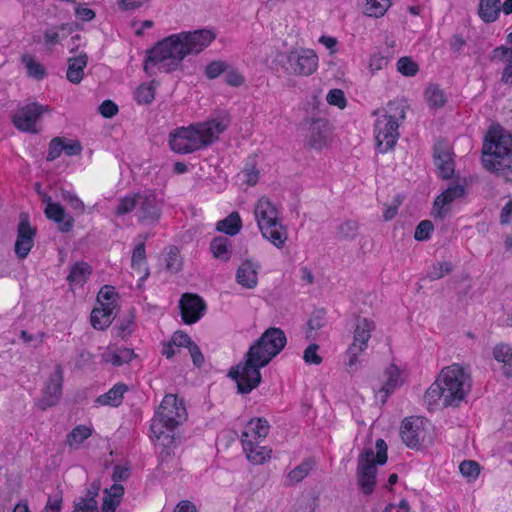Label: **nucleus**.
<instances>
[{
	"label": "nucleus",
	"mask_w": 512,
	"mask_h": 512,
	"mask_svg": "<svg viewBox=\"0 0 512 512\" xmlns=\"http://www.w3.org/2000/svg\"><path fill=\"white\" fill-rule=\"evenodd\" d=\"M216 38L209 29H197L172 34L156 42L146 52L144 71L149 76L172 73L182 69L183 61L189 56L200 54Z\"/></svg>",
	"instance_id": "nucleus-1"
},
{
	"label": "nucleus",
	"mask_w": 512,
	"mask_h": 512,
	"mask_svg": "<svg viewBox=\"0 0 512 512\" xmlns=\"http://www.w3.org/2000/svg\"><path fill=\"white\" fill-rule=\"evenodd\" d=\"M287 338L280 328L266 329L245 354L244 361L231 367L228 376L237 383L238 393L248 394L261 382L260 369L285 347Z\"/></svg>",
	"instance_id": "nucleus-2"
},
{
	"label": "nucleus",
	"mask_w": 512,
	"mask_h": 512,
	"mask_svg": "<svg viewBox=\"0 0 512 512\" xmlns=\"http://www.w3.org/2000/svg\"><path fill=\"white\" fill-rule=\"evenodd\" d=\"M227 115L190 125L179 127L169 135L170 148L178 154H190L210 146L218 140L229 126Z\"/></svg>",
	"instance_id": "nucleus-3"
},
{
	"label": "nucleus",
	"mask_w": 512,
	"mask_h": 512,
	"mask_svg": "<svg viewBox=\"0 0 512 512\" xmlns=\"http://www.w3.org/2000/svg\"><path fill=\"white\" fill-rule=\"evenodd\" d=\"M482 162L507 182H512V135L501 127H493L483 143Z\"/></svg>",
	"instance_id": "nucleus-4"
},
{
	"label": "nucleus",
	"mask_w": 512,
	"mask_h": 512,
	"mask_svg": "<svg viewBox=\"0 0 512 512\" xmlns=\"http://www.w3.org/2000/svg\"><path fill=\"white\" fill-rule=\"evenodd\" d=\"M131 212H134V216L140 224L153 225L160 220L162 202L151 191L138 192L120 198L115 214L123 216Z\"/></svg>",
	"instance_id": "nucleus-5"
},
{
	"label": "nucleus",
	"mask_w": 512,
	"mask_h": 512,
	"mask_svg": "<svg viewBox=\"0 0 512 512\" xmlns=\"http://www.w3.org/2000/svg\"><path fill=\"white\" fill-rule=\"evenodd\" d=\"M186 420L187 411L183 400L174 394H167L151 420L150 429L157 439H161L167 432L174 433Z\"/></svg>",
	"instance_id": "nucleus-6"
},
{
	"label": "nucleus",
	"mask_w": 512,
	"mask_h": 512,
	"mask_svg": "<svg viewBox=\"0 0 512 512\" xmlns=\"http://www.w3.org/2000/svg\"><path fill=\"white\" fill-rule=\"evenodd\" d=\"M376 455L372 448H365L358 458L357 481L361 491L370 495L376 485L377 465H384L387 462L388 446L383 439H377L375 443Z\"/></svg>",
	"instance_id": "nucleus-7"
},
{
	"label": "nucleus",
	"mask_w": 512,
	"mask_h": 512,
	"mask_svg": "<svg viewBox=\"0 0 512 512\" xmlns=\"http://www.w3.org/2000/svg\"><path fill=\"white\" fill-rule=\"evenodd\" d=\"M276 206L266 197L258 200L255 207V217L262 236L275 247L282 248L286 240L287 230L278 219Z\"/></svg>",
	"instance_id": "nucleus-8"
},
{
	"label": "nucleus",
	"mask_w": 512,
	"mask_h": 512,
	"mask_svg": "<svg viewBox=\"0 0 512 512\" xmlns=\"http://www.w3.org/2000/svg\"><path fill=\"white\" fill-rule=\"evenodd\" d=\"M438 379L445 391L444 406H459L471 389L470 374L460 364L444 367Z\"/></svg>",
	"instance_id": "nucleus-9"
},
{
	"label": "nucleus",
	"mask_w": 512,
	"mask_h": 512,
	"mask_svg": "<svg viewBox=\"0 0 512 512\" xmlns=\"http://www.w3.org/2000/svg\"><path fill=\"white\" fill-rule=\"evenodd\" d=\"M50 112L48 106L37 102L28 103L20 107L13 115V124L17 129L23 132L37 133V121L44 113Z\"/></svg>",
	"instance_id": "nucleus-10"
},
{
	"label": "nucleus",
	"mask_w": 512,
	"mask_h": 512,
	"mask_svg": "<svg viewBox=\"0 0 512 512\" xmlns=\"http://www.w3.org/2000/svg\"><path fill=\"white\" fill-rule=\"evenodd\" d=\"M399 123L394 119L379 116L375 122V139L378 150L386 153L391 150L399 138Z\"/></svg>",
	"instance_id": "nucleus-11"
},
{
	"label": "nucleus",
	"mask_w": 512,
	"mask_h": 512,
	"mask_svg": "<svg viewBox=\"0 0 512 512\" xmlns=\"http://www.w3.org/2000/svg\"><path fill=\"white\" fill-rule=\"evenodd\" d=\"M36 228L30 224L29 215L22 212L17 226V238L14 246L15 254L19 259H25L34 246Z\"/></svg>",
	"instance_id": "nucleus-12"
},
{
	"label": "nucleus",
	"mask_w": 512,
	"mask_h": 512,
	"mask_svg": "<svg viewBox=\"0 0 512 512\" xmlns=\"http://www.w3.org/2000/svg\"><path fill=\"white\" fill-rule=\"evenodd\" d=\"M286 59L288 69L296 75L309 76L315 72L318 64L317 55L309 49L291 51Z\"/></svg>",
	"instance_id": "nucleus-13"
},
{
	"label": "nucleus",
	"mask_w": 512,
	"mask_h": 512,
	"mask_svg": "<svg viewBox=\"0 0 512 512\" xmlns=\"http://www.w3.org/2000/svg\"><path fill=\"white\" fill-rule=\"evenodd\" d=\"M205 301L197 294L185 293L179 301L182 321L191 325L198 322L206 312Z\"/></svg>",
	"instance_id": "nucleus-14"
},
{
	"label": "nucleus",
	"mask_w": 512,
	"mask_h": 512,
	"mask_svg": "<svg viewBox=\"0 0 512 512\" xmlns=\"http://www.w3.org/2000/svg\"><path fill=\"white\" fill-rule=\"evenodd\" d=\"M62 383L63 369L61 365H57L44 388L42 398L37 403L41 410H46L57 404L62 394Z\"/></svg>",
	"instance_id": "nucleus-15"
},
{
	"label": "nucleus",
	"mask_w": 512,
	"mask_h": 512,
	"mask_svg": "<svg viewBox=\"0 0 512 512\" xmlns=\"http://www.w3.org/2000/svg\"><path fill=\"white\" fill-rule=\"evenodd\" d=\"M400 435L407 447L418 448L424 439L422 420L417 417L405 418L401 424Z\"/></svg>",
	"instance_id": "nucleus-16"
},
{
	"label": "nucleus",
	"mask_w": 512,
	"mask_h": 512,
	"mask_svg": "<svg viewBox=\"0 0 512 512\" xmlns=\"http://www.w3.org/2000/svg\"><path fill=\"white\" fill-rule=\"evenodd\" d=\"M433 160L441 178H452L454 174L453 153L445 143L438 142L435 144Z\"/></svg>",
	"instance_id": "nucleus-17"
},
{
	"label": "nucleus",
	"mask_w": 512,
	"mask_h": 512,
	"mask_svg": "<svg viewBox=\"0 0 512 512\" xmlns=\"http://www.w3.org/2000/svg\"><path fill=\"white\" fill-rule=\"evenodd\" d=\"M329 136V123L326 119H312L308 127L307 143L311 148L321 149Z\"/></svg>",
	"instance_id": "nucleus-18"
},
{
	"label": "nucleus",
	"mask_w": 512,
	"mask_h": 512,
	"mask_svg": "<svg viewBox=\"0 0 512 512\" xmlns=\"http://www.w3.org/2000/svg\"><path fill=\"white\" fill-rule=\"evenodd\" d=\"M116 305L112 303H101V307H96L92 310L90 322L93 328L104 330L112 323L116 316Z\"/></svg>",
	"instance_id": "nucleus-19"
},
{
	"label": "nucleus",
	"mask_w": 512,
	"mask_h": 512,
	"mask_svg": "<svg viewBox=\"0 0 512 512\" xmlns=\"http://www.w3.org/2000/svg\"><path fill=\"white\" fill-rule=\"evenodd\" d=\"M465 189L462 185H453L448 187L440 195H438L434 201V210L436 211L435 216L444 218L447 213L445 206L453 202L455 199L460 198L464 195Z\"/></svg>",
	"instance_id": "nucleus-20"
},
{
	"label": "nucleus",
	"mask_w": 512,
	"mask_h": 512,
	"mask_svg": "<svg viewBox=\"0 0 512 512\" xmlns=\"http://www.w3.org/2000/svg\"><path fill=\"white\" fill-rule=\"evenodd\" d=\"M44 213L46 217L59 224V230L63 233L69 232L73 228V218L66 219L65 209L55 202H49L45 207Z\"/></svg>",
	"instance_id": "nucleus-21"
},
{
	"label": "nucleus",
	"mask_w": 512,
	"mask_h": 512,
	"mask_svg": "<svg viewBox=\"0 0 512 512\" xmlns=\"http://www.w3.org/2000/svg\"><path fill=\"white\" fill-rule=\"evenodd\" d=\"M375 329V323L368 318L358 316L356 318L354 329V341L352 344L358 345L363 349L367 348V343L371 338V332Z\"/></svg>",
	"instance_id": "nucleus-22"
},
{
	"label": "nucleus",
	"mask_w": 512,
	"mask_h": 512,
	"mask_svg": "<svg viewBox=\"0 0 512 512\" xmlns=\"http://www.w3.org/2000/svg\"><path fill=\"white\" fill-rule=\"evenodd\" d=\"M258 266L247 260L243 262L236 272V281L247 289H253L258 282Z\"/></svg>",
	"instance_id": "nucleus-23"
},
{
	"label": "nucleus",
	"mask_w": 512,
	"mask_h": 512,
	"mask_svg": "<svg viewBox=\"0 0 512 512\" xmlns=\"http://www.w3.org/2000/svg\"><path fill=\"white\" fill-rule=\"evenodd\" d=\"M67 79L73 84H79L84 76V69L88 63V56L86 53H81L78 56L70 57L67 60Z\"/></svg>",
	"instance_id": "nucleus-24"
},
{
	"label": "nucleus",
	"mask_w": 512,
	"mask_h": 512,
	"mask_svg": "<svg viewBox=\"0 0 512 512\" xmlns=\"http://www.w3.org/2000/svg\"><path fill=\"white\" fill-rule=\"evenodd\" d=\"M269 423L264 418H257L250 420L244 431L242 432L241 439L247 438L253 441L263 440L269 433Z\"/></svg>",
	"instance_id": "nucleus-25"
},
{
	"label": "nucleus",
	"mask_w": 512,
	"mask_h": 512,
	"mask_svg": "<svg viewBox=\"0 0 512 512\" xmlns=\"http://www.w3.org/2000/svg\"><path fill=\"white\" fill-rule=\"evenodd\" d=\"M408 105L405 100L396 99L388 102L387 106L383 109H377L373 111V115H379L387 119L397 120V123L404 121L406 118V110Z\"/></svg>",
	"instance_id": "nucleus-26"
},
{
	"label": "nucleus",
	"mask_w": 512,
	"mask_h": 512,
	"mask_svg": "<svg viewBox=\"0 0 512 512\" xmlns=\"http://www.w3.org/2000/svg\"><path fill=\"white\" fill-rule=\"evenodd\" d=\"M384 375L386 377V381L381 387L377 390V392L381 393V403L384 404L387 401V398L394 392L398 385L400 371L395 364L389 365ZM376 391V388H373Z\"/></svg>",
	"instance_id": "nucleus-27"
},
{
	"label": "nucleus",
	"mask_w": 512,
	"mask_h": 512,
	"mask_svg": "<svg viewBox=\"0 0 512 512\" xmlns=\"http://www.w3.org/2000/svg\"><path fill=\"white\" fill-rule=\"evenodd\" d=\"M210 251L214 258L227 262L232 256V243L226 236H217L210 242Z\"/></svg>",
	"instance_id": "nucleus-28"
},
{
	"label": "nucleus",
	"mask_w": 512,
	"mask_h": 512,
	"mask_svg": "<svg viewBox=\"0 0 512 512\" xmlns=\"http://www.w3.org/2000/svg\"><path fill=\"white\" fill-rule=\"evenodd\" d=\"M241 442L247 458L253 463L261 464L267 457H269L271 450L268 451L265 447L260 446L259 441L243 438L241 439Z\"/></svg>",
	"instance_id": "nucleus-29"
},
{
	"label": "nucleus",
	"mask_w": 512,
	"mask_h": 512,
	"mask_svg": "<svg viewBox=\"0 0 512 512\" xmlns=\"http://www.w3.org/2000/svg\"><path fill=\"white\" fill-rule=\"evenodd\" d=\"M501 12L500 0H479L478 15L485 23L496 21Z\"/></svg>",
	"instance_id": "nucleus-30"
},
{
	"label": "nucleus",
	"mask_w": 512,
	"mask_h": 512,
	"mask_svg": "<svg viewBox=\"0 0 512 512\" xmlns=\"http://www.w3.org/2000/svg\"><path fill=\"white\" fill-rule=\"evenodd\" d=\"M127 386L123 383L114 385L107 393L97 397L96 402L100 405H109L117 407L121 404L123 395L127 391Z\"/></svg>",
	"instance_id": "nucleus-31"
},
{
	"label": "nucleus",
	"mask_w": 512,
	"mask_h": 512,
	"mask_svg": "<svg viewBox=\"0 0 512 512\" xmlns=\"http://www.w3.org/2000/svg\"><path fill=\"white\" fill-rule=\"evenodd\" d=\"M242 221L238 212L230 213L226 218L218 221L216 229L219 232L229 236H234L240 232Z\"/></svg>",
	"instance_id": "nucleus-32"
},
{
	"label": "nucleus",
	"mask_w": 512,
	"mask_h": 512,
	"mask_svg": "<svg viewBox=\"0 0 512 512\" xmlns=\"http://www.w3.org/2000/svg\"><path fill=\"white\" fill-rule=\"evenodd\" d=\"M493 357L496 361L503 363V374L512 377V347L507 344L497 345L493 349Z\"/></svg>",
	"instance_id": "nucleus-33"
},
{
	"label": "nucleus",
	"mask_w": 512,
	"mask_h": 512,
	"mask_svg": "<svg viewBox=\"0 0 512 512\" xmlns=\"http://www.w3.org/2000/svg\"><path fill=\"white\" fill-rule=\"evenodd\" d=\"M74 24L64 23L60 26H55L47 29L44 33V40L46 44H57L61 39L67 37L74 31Z\"/></svg>",
	"instance_id": "nucleus-34"
},
{
	"label": "nucleus",
	"mask_w": 512,
	"mask_h": 512,
	"mask_svg": "<svg viewBox=\"0 0 512 512\" xmlns=\"http://www.w3.org/2000/svg\"><path fill=\"white\" fill-rule=\"evenodd\" d=\"M90 265L84 261L76 262L70 269L67 280L70 284L83 285L87 277L91 274Z\"/></svg>",
	"instance_id": "nucleus-35"
},
{
	"label": "nucleus",
	"mask_w": 512,
	"mask_h": 512,
	"mask_svg": "<svg viewBox=\"0 0 512 512\" xmlns=\"http://www.w3.org/2000/svg\"><path fill=\"white\" fill-rule=\"evenodd\" d=\"M134 357V351L129 348H117L114 351H108L103 355L104 361L109 362L114 366H122L123 364L129 363Z\"/></svg>",
	"instance_id": "nucleus-36"
},
{
	"label": "nucleus",
	"mask_w": 512,
	"mask_h": 512,
	"mask_svg": "<svg viewBox=\"0 0 512 512\" xmlns=\"http://www.w3.org/2000/svg\"><path fill=\"white\" fill-rule=\"evenodd\" d=\"M493 53L494 57L507 56L506 65L501 75V81L506 85L512 86V48L501 46L494 49Z\"/></svg>",
	"instance_id": "nucleus-37"
},
{
	"label": "nucleus",
	"mask_w": 512,
	"mask_h": 512,
	"mask_svg": "<svg viewBox=\"0 0 512 512\" xmlns=\"http://www.w3.org/2000/svg\"><path fill=\"white\" fill-rule=\"evenodd\" d=\"M314 465L315 462L312 459H307L296 466L287 476L288 485L301 482L306 476H308Z\"/></svg>",
	"instance_id": "nucleus-38"
},
{
	"label": "nucleus",
	"mask_w": 512,
	"mask_h": 512,
	"mask_svg": "<svg viewBox=\"0 0 512 512\" xmlns=\"http://www.w3.org/2000/svg\"><path fill=\"white\" fill-rule=\"evenodd\" d=\"M392 0H365L364 13L369 17H382L391 6Z\"/></svg>",
	"instance_id": "nucleus-39"
},
{
	"label": "nucleus",
	"mask_w": 512,
	"mask_h": 512,
	"mask_svg": "<svg viewBox=\"0 0 512 512\" xmlns=\"http://www.w3.org/2000/svg\"><path fill=\"white\" fill-rule=\"evenodd\" d=\"M425 98L432 108L438 109L445 105V93L438 85H429L425 91Z\"/></svg>",
	"instance_id": "nucleus-40"
},
{
	"label": "nucleus",
	"mask_w": 512,
	"mask_h": 512,
	"mask_svg": "<svg viewBox=\"0 0 512 512\" xmlns=\"http://www.w3.org/2000/svg\"><path fill=\"white\" fill-rule=\"evenodd\" d=\"M92 434V429L85 425L76 426L68 435L67 443L70 447L79 446Z\"/></svg>",
	"instance_id": "nucleus-41"
},
{
	"label": "nucleus",
	"mask_w": 512,
	"mask_h": 512,
	"mask_svg": "<svg viewBox=\"0 0 512 512\" xmlns=\"http://www.w3.org/2000/svg\"><path fill=\"white\" fill-rule=\"evenodd\" d=\"M22 62L24 63L27 74L30 77L35 78L36 80H41L46 75L45 68L37 62L31 55L24 54L22 56Z\"/></svg>",
	"instance_id": "nucleus-42"
},
{
	"label": "nucleus",
	"mask_w": 512,
	"mask_h": 512,
	"mask_svg": "<svg viewBox=\"0 0 512 512\" xmlns=\"http://www.w3.org/2000/svg\"><path fill=\"white\" fill-rule=\"evenodd\" d=\"M155 81H152L149 84L140 85L134 94L135 100L138 104H150L155 98V86L153 85Z\"/></svg>",
	"instance_id": "nucleus-43"
},
{
	"label": "nucleus",
	"mask_w": 512,
	"mask_h": 512,
	"mask_svg": "<svg viewBox=\"0 0 512 512\" xmlns=\"http://www.w3.org/2000/svg\"><path fill=\"white\" fill-rule=\"evenodd\" d=\"M445 398V391L437 378L435 382L427 389L424 395V401L428 406H432L437 403L438 400H443Z\"/></svg>",
	"instance_id": "nucleus-44"
},
{
	"label": "nucleus",
	"mask_w": 512,
	"mask_h": 512,
	"mask_svg": "<svg viewBox=\"0 0 512 512\" xmlns=\"http://www.w3.org/2000/svg\"><path fill=\"white\" fill-rule=\"evenodd\" d=\"M161 445L163 446L162 450L159 453V460L161 463L167 462L173 456L172 446L175 443V434L174 433H165L161 436Z\"/></svg>",
	"instance_id": "nucleus-45"
},
{
	"label": "nucleus",
	"mask_w": 512,
	"mask_h": 512,
	"mask_svg": "<svg viewBox=\"0 0 512 512\" xmlns=\"http://www.w3.org/2000/svg\"><path fill=\"white\" fill-rule=\"evenodd\" d=\"M397 70L404 76L412 77L419 71V66L410 57H401L397 61Z\"/></svg>",
	"instance_id": "nucleus-46"
},
{
	"label": "nucleus",
	"mask_w": 512,
	"mask_h": 512,
	"mask_svg": "<svg viewBox=\"0 0 512 512\" xmlns=\"http://www.w3.org/2000/svg\"><path fill=\"white\" fill-rule=\"evenodd\" d=\"M358 233V224L355 221L348 220L337 227V234L340 239L351 240Z\"/></svg>",
	"instance_id": "nucleus-47"
},
{
	"label": "nucleus",
	"mask_w": 512,
	"mask_h": 512,
	"mask_svg": "<svg viewBox=\"0 0 512 512\" xmlns=\"http://www.w3.org/2000/svg\"><path fill=\"white\" fill-rule=\"evenodd\" d=\"M459 470L464 477L474 480L480 473V465L473 460H464L460 463Z\"/></svg>",
	"instance_id": "nucleus-48"
},
{
	"label": "nucleus",
	"mask_w": 512,
	"mask_h": 512,
	"mask_svg": "<svg viewBox=\"0 0 512 512\" xmlns=\"http://www.w3.org/2000/svg\"><path fill=\"white\" fill-rule=\"evenodd\" d=\"M182 260L177 247H171L166 257V269L170 272L177 273L181 270Z\"/></svg>",
	"instance_id": "nucleus-49"
},
{
	"label": "nucleus",
	"mask_w": 512,
	"mask_h": 512,
	"mask_svg": "<svg viewBox=\"0 0 512 512\" xmlns=\"http://www.w3.org/2000/svg\"><path fill=\"white\" fill-rule=\"evenodd\" d=\"M100 491V483L98 481H94L90 484V486L86 490V494L84 497H80L78 501H75V503L80 504H88L92 506H98L96 497L99 495Z\"/></svg>",
	"instance_id": "nucleus-50"
},
{
	"label": "nucleus",
	"mask_w": 512,
	"mask_h": 512,
	"mask_svg": "<svg viewBox=\"0 0 512 512\" xmlns=\"http://www.w3.org/2000/svg\"><path fill=\"white\" fill-rule=\"evenodd\" d=\"M324 317H325V311L323 309H319L313 312L312 316L307 322L308 331H307V338H311V332L319 330L324 326Z\"/></svg>",
	"instance_id": "nucleus-51"
},
{
	"label": "nucleus",
	"mask_w": 512,
	"mask_h": 512,
	"mask_svg": "<svg viewBox=\"0 0 512 512\" xmlns=\"http://www.w3.org/2000/svg\"><path fill=\"white\" fill-rule=\"evenodd\" d=\"M319 345L311 343L307 346L303 353V360L309 365H320L323 361L322 357L318 354Z\"/></svg>",
	"instance_id": "nucleus-52"
},
{
	"label": "nucleus",
	"mask_w": 512,
	"mask_h": 512,
	"mask_svg": "<svg viewBox=\"0 0 512 512\" xmlns=\"http://www.w3.org/2000/svg\"><path fill=\"white\" fill-rule=\"evenodd\" d=\"M452 270V263L444 261L436 265H433L428 272V277L430 278V280H438L442 278L444 275L449 274Z\"/></svg>",
	"instance_id": "nucleus-53"
},
{
	"label": "nucleus",
	"mask_w": 512,
	"mask_h": 512,
	"mask_svg": "<svg viewBox=\"0 0 512 512\" xmlns=\"http://www.w3.org/2000/svg\"><path fill=\"white\" fill-rule=\"evenodd\" d=\"M65 143L62 138L55 137L49 143L48 154L46 157L47 161H54L57 159L62 152H64Z\"/></svg>",
	"instance_id": "nucleus-54"
},
{
	"label": "nucleus",
	"mask_w": 512,
	"mask_h": 512,
	"mask_svg": "<svg viewBox=\"0 0 512 512\" xmlns=\"http://www.w3.org/2000/svg\"><path fill=\"white\" fill-rule=\"evenodd\" d=\"M433 229H434V226L431 221H429V220L421 221L415 229V233H414L415 240H417V241L428 240L430 238V235H431Z\"/></svg>",
	"instance_id": "nucleus-55"
},
{
	"label": "nucleus",
	"mask_w": 512,
	"mask_h": 512,
	"mask_svg": "<svg viewBox=\"0 0 512 512\" xmlns=\"http://www.w3.org/2000/svg\"><path fill=\"white\" fill-rule=\"evenodd\" d=\"M132 267L140 270L146 264L145 243H139L132 253Z\"/></svg>",
	"instance_id": "nucleus-56"
},
{
	"label": "nucleus",
	"mask_w": 512,
	"mask_h": 512,
	"mask_svg": "<svg viewBox=\"0 0 512 512\" xmlns=\"http://www.w3.org/2000/svg\"><path fill=\"white\" fill-rule=\"evenodd\" d=\"M61 199L67 202L75 211L83 213L84 203L78 198V196L75 193L71 191L61 190Z\"/></svg>",
	"instance_id": "nucleus-57"
},
{
	"label": "nucleus",
	"mask_w": 512,
	"mask_h": 512,
	"mask_svg": "<svg viewBox=\"0 0 512 512\" xmlns=\"http://www.w3.org/2000/svg\"><path fill=\"white\" fill-rule=\"evenodd\" d=\"M326 100L330 105L337 106L340 109L346 107L345 94L341 89H332L328 92Z\"/></svg>",
	"instance_id": "nucleus-58"
},
{
	"label": "nucleus",
	"mask_w": 512,
	"mask_h": 512,
	"mask_svg": "<svg viewBox=\"0 0 512 512\" xmlns=\"http://www.w3.org/2000/svg\"><path fill=\"white\" fill-rule=\"evenodd\" d=\"M227 64L224 61H212L205 68V75L208 79H215L225 72Z\"/></svg>",
	"instance_id": "nucleus-59"
},
{
	"label": "nucleus",
	"mask_w": 512,
	"mask_h": 512,
	"mask_svg": "<svg viewBox=\"0 0 512 512\" xmlns=\"http://www.w3.org/2000/svg\"><path fill=\"white\" fill-rule=\"evenodd\" d=\"M99 113L105 118H112L118 113V106L111 100H105L98 107Z\"/></svg>",
	"instance_id": "nucleus-60"
},
{
	"label": "nucleus",
	"mask_w": 512,
	"mask_h": 512,
	"mask_svg": "<svg viewBox=\"0 0 512 512\" xmlns=\"http://www.w3.org/2000/svg\"><path fill=\"white\" fill-rule=\"evenodd\" d=\"M171 340L178 347L189 348L194 343L191 337L183 331H176Z\"/></svg>",
	"instance_id": "nucleus-61"
},
{
	"label": "nucleus",
	"mask_w": 512,
	"mask_h": 512,
	"mask_svg": "<svg viewBox=\"0 0 512 512\" xmlns=\"http://www.w3.org/2000/svg\"><path fill=\"white\" fill-rule=\"evenodd\" d=\"M388 63V56L382 53H375L370 59V68L372 71L381 70L383 67L387 66Z\"/></svg>",
	"instance_id": "nucleus-62"
},
{
	"label": "nucleus",
	"mask_w": 512,
	"mask_h": 512,
	"mask_svg": "<svg viewBox=\"0 0 512 512\" xmlns=\"http://www.w3.org/2000/svg\"><path fill=\"white\" fill-rule=\"evenodd\" d=\"M116 293L114 291V287L105 285L103 286L97 296L98 302L101 304L103 303L102 300H106L107 303H112V305H115L114 303V297Z\"/></svg>",
	"instance_id": "nucleus-63"
},
{
	"label": "nucleus",
	"mask_w": 512,
	"mask_h": 512,
	"mask_svg": "<svg viewBox=\"0 0 512 512\" xmlns=\"http://www.w3.org/2000/svg\"><path fill=\"white\" fill-rule=\"evenodd\" d=\"M225 82L230 86H240L244 82V77L237 70H230L225 74Z\"/></svg>",
	"instance_id": "nucleus-64"
}]
</instances>
